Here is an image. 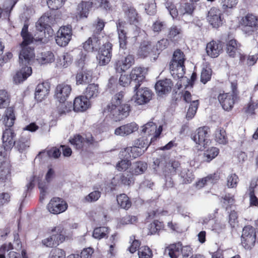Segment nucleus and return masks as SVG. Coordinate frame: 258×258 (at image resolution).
Here are the masks:
<instances>
[{
  "label": "nucleus",
  "instance_id": "f3484780",
  "mask_svg": "<svg viewBox=\"0 0 258 258\" xmlns=\"http://www.w3.org/2000/svg\"><path fill=\"white\" fill-rule=\"evenodd\" d=\"M146 70L142 67H135L131 72L130 76L133 84H134L137 89L138 87H140L141 83L145 78Z\"/></svg>",
  "mask_w": 258,
  "mask_h": 258
},
{
  "label": "nucleus",
  "instance_id": "f03ea898",
  "mask_svg": "<svg viewBox=\"0 0 258 258\" xmlns=\"http://www.w3.org/2000/svg\"><path fill=\"white\" fill-rule=\"evenodd\" d=\"M123 97L122 91L115 94L112 98L111 103L104 109V113L115 121L123 119L129 114L130 105L122 103Z\"/></svg>",
  "mask_w": 258,
  "mask_h": 258
},
{
  "label": "nucleus",
  "instance_id": "c03bdc74",
  "mask_svg": "<svg viewBox=\"0 0 258 258\" xmlns=\"http://www.w3.org/2000/svg\"><path fill=\"white\" fill-rule=\"evenodd\" d=\"M116 200L118 204L122 209L127 210L132 205L131 202L125 194H121L118 196Z\"/></svg>",
  "mask_w": 258,
  "mask_h": 258
},
{
  "label": "nucleus",
  "instance_id": "c9c22d12",
  "mask_svg": "<svg viewBox=\"0 0 258 258\" xmlns=\"http://www.w3.org/2000/svg\"><path fill=\"white\" fill-rule=\"evenodd\" d=\"M15 148L20 153L25 151L30 146V139L28 137L22 136L15 144Z\"/></svg>",
  "mask_w": 258,
  "mask_h": 258
},
{
  "label": "nucleus",
  "instance_id": "0e129e2a",
  "mask_svg": "<svg viewBox=\"0 0 258 258\" xmlns=\"http://www.w3.org/2000/svg\"><path fill=\"white\" fill-rule=\"evenodd\" d=\"M181 30L176 26H172L169 30L168 37L171 40L174 39L179 34H180Z\"/></svg>",
  "mask_w": 258,
  "mask_h": 258
},
{
  "label": "nucleus",
  "instance_id": "a18cd8bd",
  "mask_svg": "<svg viewBox=\"0 0 258 258\" xmlns=\"http://www.w3.org/2000/svg\"><path fill=\"white\" fill-rule=\"evenodd\" d=\"M180 176L183 179V183L185 184L190 183L194 178L192 172L187 168L182 169Z\"/></svg>",
  "mask_w": 258,
  "mask_h": 258
},
{
  "label": "nucleus",
  "instance_id": "79ce46f5",
  "mask_svg": "<svg viewBox=\"0 0 258 258\" xmlns=\"http://www.w3.org/2000/svg\"><path fill=\"white\" fill-rule=\"evenodd\" d=\"M109 229L107 227H99L94 229L93 236L95 239L100 240L108 236Z\"/></svg>",
  "mask_w": 258,
  "mask_h": 258
},
{
  "label": "nucleus",
  "instance_id": "603ef678",
  "mask_svg": "<svg viewBox=\"0 0 258 258\" xmlns=\"http://www.w3.org/2000/svg\"><path fill=\"white\" fill-rule=\"evenodd\" d=\"M66 0H47V4L48 7L52 10H57L61 8Z\"/></svg>",
  "mask_w": 258,
  "mask_h": 258
},
{
  "label": "nucleus",
  "instance_id": "dca6fc26",
  "mask_svg": "<svg viewBox=\"0 0 258 258\" xmlns=\"http://www.w3.org/2000/svg\"><path fill=\"white\" fill-rule=\"evenodd\" d=\"M134 56L132 54H127L116 62L115 69L117 72L120 73L130 69L134 64Z\"/></svg>",
  "mask_w": 258,
  "mask_h": 258
},
{
  "label": "nucleus",
  "instance_id": "4d7b16f0",
  "mask_svg": "<svg viewBox=\"0 0 258 258\" xmlns=\"http://www.w3.org/2000/svg\"><path fill=\"white\" fill-rule=\"evenodd\" d=\"M119 182L125 185H130L134 182V178L133 175L128 173L121 174L119 176Z\"/></svg>",
  "mask_w": 258,
  "mask_h": 258
},
{
  "label": "nucleus",
  "instance_id": "2eb2a0df",
  "mask_svg": "<svg viewBox=\"0 0 258 258\" xmlns=\"http://www.w3.org/2000/svg\"><path fill=\"white\" fill-rule=\"evenodd\" d=\"M99 35L98 33H94L83 44V47L86 51L88 52L98 51L101 44V37Z\"/></svg>",
  "mask_w": 258,
  "mask_h": 258
},
{
  "label": "nucleus",
  "instance_id": "4c0bfd02",
  "mask_svg": "<svg viewBox=\"0 0 258 258\" xmlns=\"http://www.w3.org/2000/svg\"><path fill=\"white\" fill-rule=\"evenodd\" d=\"M15 120V116L14 110L12 107L8 108L5 112L3 123L9 128L14 125Z\"/></svg>",
  "mask_w": 258,
  "mask_h": 258
},
{
  "label": "nucleus",
  "instance_id": "5701e85b",
  "mask_svg": "<svg viewBox=\"0 0 258 258\" xmlns=\"http://www.w3.org/2000/svg\"><path fill=\"white\" fill-rule=\"evenodd\" d=\"M173 84L170 79H166L158 81L155 86L157 93L162 95L169 93Z\"/></svg>",
  "mask_w": 258,
  "mask_h": 258
},
{
  "label": "nucleus",
  "instance_id": "b1692460",
  "mask_svg": "<svg viewBox=\"0 0 258 258\" xmlns=\"http://www.w3.org/2000/svg\"><path fill=\"white\" fill-rule=\"evenodd\" d=\"M138 130V125L135 122H131L121 125L115 130L116 136L124 137L128 136Z\"/></svg>",
  "mask_w": 258,
  "mask_h": 258
},
{
  "label": "nucleus",
  "instance_id": "4468645a",
  "mask_svg": "<svg viewBox=\"0 0 258 258\" xmlns=\"http://www.w3.org/2000/svg\"><path fill=\"white\" fill-rule=\"evenodd\" d=\"M19 53V63L21 66H28L35 57L34 49L32 46H21Z\"/></svg>",
  "mask_w": 258,
  "mask_h": 258
},
{
  "label": "nucleus",
  "instance_id": "20e7f679",
  "mask_svg": "<svg viewBox=\"0 0 258 258\" xmlns=\"http://www.w3.org/2000/svg\"><path fill=\"white\" fill-rule=\"evenodd\" d=\"M153 163L159 169H161L165 176L175 174L176 170L180 166V163L177 161L166 163L164 156H160L159 158H157L154 160Z\"/></svg>",
  "mask_w": 258,
  "mask_h": 258
},
{
  "label": "nucleus",
  "instance_id": "6e6d98bb",
  "mask_svg": "<svg viewBox=\"0 0 258 258\" xmlns=\"http://www.w3.org/2000/svg\"><path fill=\"white\" fill-rule=\"evenodd\" d=\"M219 154V149L216 147H212L208 150L205 153V156L206 158V161L210 162L213 159L215 158Z\"/></svg>",
  "mask_w": 258,
  "mask_h": 258
},
{
  "label": "nucleus",
  "instance_id": "3c124183",
  "mask_svg": "<svg viewBox=\"0 0 258 258\" xmlns=\"http://www.w3.org/2000/svg\"><path fill=\"white\" fill-rule=\"evenodd\" d=\"M258 108V100L255 102L253 101L252 100L245 106L243 109L244 112L248 114H254V110L256 108Z\"/></svg>",
  "mask_w": 258,
  "mask_h": 258
},
{
  "label": "nucleus",
  "instance_id": "72a5a7b5",
  "mask_svg": "<svg viewBox=\"0 0 258 258\" xmlns=\"http://www.w3.org/2000/svg\"><path fill=\"white\" fill-rule=\"evenodd\" d=\"M125 17L131 25H137L139 21V16L136 9L133 7H130L125 10Z\"/></svg>",
  "mask_w": 258,
  "mask_h": 258
},
{
  "label": "nucleus",
  "instance_id": "39448f33",
  "mask_svg": "<svg viewBox=\"0 0 258 258\" xmlns=\"http://www.w3.org/2000/svg\"><path fill=\"white\" fill-rule=\"evenodd\" d=\"M72 88L71 85L66 83L58 84L55 89V97L59 101L62 109L58 111L60 114L65 113L63 103L68 99L72 92Z\"/></svg>",
  "mask_w": 258,
  "mask_h": 258
},
{
  "label": "nucleus",
  "instance_id": "49530a36",
  "mask_svg": "<svg viewBox=\"0 0 258 258\" xmlns=\"http://www.w3.org/2000/svg\"><path fill=\"white\" fill-rule=\"evenodd\" d=\"M198 106V100H194L191 102L186 115V118L188 120L191 119L194 117L197 112Z\"/></svg>",
  "mask_w": 258,
  "mask_h": 258
},
{
  "label": "nucleus",
  "instance_id": "f257e3e1",
  "mask_svg": "<svg viewBox=\"0 0 258 258\" xmlns=\"http://www.w3.org/2000/svg\"><path fill=\"white\" fill-rule=\"evenodd\" d=\"M49 17L43 16L40 17L36 23L37 32L34 36L28 31V25L25 24L21 32L23 38L21 46H31L34 41L45 43L46 41L45 29L47 26H49Z\"/></svg>",
  "mask_w": 258,
  "mask_h": 258
},
{
  "label": "nucleus",
  "instance_id": "7c9ffc66",
  "mask_svg": "<svg viewBox=\"0 0 258 258\" xmlns=\"http://www.w3.org/2000/svg\"><path fill=\"white\" fill-rule=\"evenodd\" d=\"M153 52V46L150 41L142 42L138 50V55L145 58Z\"/></svg>",
  "mask_w": 258,
  "mask_h": 258
},
{
  "label": "nucleus",
  "instance_id": "8fccbe9b",
  "mask_svg": "<svg viewBox=\"0 0 258 258\" xmlns=\"http://www.w3.org/2000/svg\"><path fill=\"white\" fill-rule=\"evenodd\" d=\"M138 255L139 258H152L153 253L148 246H144L139 249Z\"/></svg>",
  "mask_w": 258,
  "mask_h": 258
},
{
  "label": "nucleus",
  "instance_id": "ddd939ff",
  "mask_svg": "<svg viewBox=\"0 0 258 258\" xmlns=\"http://www.w3.org/2000/svg\"><path fill=\"white\" fill-rule=\"evenodd\" d=\"M68 208L67 202L63 199L54 197L51 199L47 205L48 211L53 214H58L64 212Z\"/></svg>",
  "mask_w": 258,
  "mask_h": 258
},
{
  "label": "nucleus",
  "instance_id": "9b49d317",
  "mask_svg": "<svg viewBox=\"0 0 258 258\" xmlns=\"http://www.w3.org/2000/svg\"><path fill=\"white\" fill-rule=\"evenodd\" d=\"M134 91L136 92L134 95L135 102L138 105H144L148 103L152 98L153 93L148 88H140L137 89L134 87Z\"/></svg>",
  "mask_w": 258,
  "mask_h": 258
},
{
  "label": "nucleus",
  "instance_id": "774afa93",
  "mask_svg": "<svg viewBox=\"0 0 258 258\" xmlns=\"http://www.w3.org/2000/svg\"><path fill=\"white\" fill-rule=\"evenodd\" d=\"M166 26V24L163 21L156 20L152 25V30L154 32H159L161 31Z\"/></svg>",
  "mask_w": 258,
  "mask_h": 258
},
{
  "label": "nucleus",
  "instance_id": "9d476101",
  "mask_svg": "<svg viewBox=\"0 0 258 258\" xmlns=\"http://www.w3.org/2000/svg\"><path fill=\"white\" fill-rule=\"evenodd\" d=\"M256 239L255 229L250 226L243 228L241 235V244L245 249H250L254 245Z\"/></svg>",
  "mask_w": 258,
  "mask_h": 258
},
{
  "label": "nucleus",
  "instance_id": "338daca9",
  "mask_svg": "<svg viewBox=\"0 0 258 258\" xmlns=\"http://www.w3.org/2000/svg\"><path fill=\"white\" fill-rule=\"evenodd\" d=\"M65 256V252L62 249L54 248L51 251L49 258H64Z\"/></svg>",
  "mask_w": 258,
  "mask_h": 258
},
{
  "label": "nucleus",
  "instance_id": "393cba45",
  "mask_svg": "<svg viewBox=\"0 0 258 258\" xmlns=\"http://www.w3.org/2000/svg\"><path fill=\"white\" fill-rule=\"evenodd\" d=\"M125 22L118 21L116 23V27L118 35V39L120 48L124 49L126 48L127 45V36L126 33L125 31L124 28Z\"/></svg>",
  "mask_w": 258,
  "mask_h": 258
},
{
  "label": "nucleus",
  "instance_id": "a211bd4d",
  "mask_svg": "<svg viewBox=\"0 0 258 258\" xmlns=\"http://www.w3.org/2000/svg\"><path fill=\"white\" fill-rule=\"evenodd\" d=\"M223 50V44L220 41L212 40L207 44V54L212 58L218 57Z\"/></svg>",
  "mask_w": 258,
  "mask_h": 258
},
{
  "label": "nucleus",
  "instance_id": "6ab92c4d",
  "mask_svg": "<svg viewBox=\"0 0 258 258\" xmlns=\"http://www.w3.org/2000/svg\"><path fill=\"white\" fill-rule=\"evenodd\" d=\"M142 132L147 134L148 135H153V137L151 138L150 143L154 140L158 138L162 131V126L160 125L157 128V126L153 122H149L142 126Z\"/></svg>",
  "mask_w": 258,
  "mask_h": 258
},
{
  "label": "nucleus",
  "instance_id": "cd10ccee",
  "mask_svg": "<svg viewBox=\"0 0 258 258\" xmlns=\"http://www.w3.org/2000/svg\"><path fill=\"white\" fill-rule=\"evenodd\" d=\"M194 8L192 4L188 3H184L181 5L180 8L179 9L180 14L182 15V19L186 23L188 22L186 21V17H188L187 20L191 21L192 20V14L194 12Z\"/></svg>",
  "mask_w": 258,
  "mask_h": 258
},
{
  "label": "nucleus",
  "instance_id": "7ed1b4c3",
  "mask_svg": "<svg viewBox=\"0 0 258 258\" xmlns=\"http://www.w3.org/2000/svg\"><path fill=\"white\" fill-rule=\"evenodd\" d=\"M184 60V55L183 52L180 50L175 51L173 59L170 64V69L172 75L174 77L176 76L178 79H180L177 83L178 89L182 87V84L184 83H186V84H183L185 88H186L189 84L191 86H192L191 81L187 78L183 76L185 73Z\"/></svg>",
  "mask_w": 258,
  "mask_h": 258
},
{
  "label": "nucleus",
  "instance_id": "e2e57ef3",
  "mask_svg": "<svg viewBox=\"0 0 258 258\" xmlns=\"http://www.w3.org/2000/svg\"><path fill=\"white\" fill-rule=\"evenodd\" d=\"M145 10L148 15H154L156 12V6L154 0H151V2L146 4Z\"/></svg>",
  "mask_w": 258,
  "mask_h": 258
},
{
  "label": "nucleus",
  "instance_id": "de8ad7c7",
  "mask_svg": "<svg viewBox=\"0 0 258 258\" xmlns=\"http://www.w3.org/2000/svg\"><path fill=\"white\" fill-rule=\"evenodd\" d=\"M49 182L46 180L41 181L38 183V187L40 190V200L43 201L45 196L48 194V189Z\"/></svg>",
  "mask_w": 258,
  "mask_h": 258
},
{
  "label": "nucleus",
  "instance_id": "864d4df0",
  "mask_svg": "<svg viewBox=\"0 0 258 258\" xmlns=\"http://www.w3.org/2000/svg\"><path fill=\"white\" fill-rule=\"evenodd\" d=\"M60 65L63 68H67L72 62L73 58L71 55L68 53L66 52L63 54L61 57H60Z\"/></svg>",
  "mask_w": 258,
  "mask_h": 258
},
{
  "label": "nucleus",
  "instance_id": "412c9836",
  "mask_svg": "<svg viewBox=\"0 0 258 258\" xmlns=\"http://www.w3.org/2000/svg\"><path fill=\"white\" fill-rule=\"evenodd\" d=\"M93 3L91 2H82L78 5L77 12L74 19L77 21L82 18H86L88 17L90 9L92 7Z\"/></svg>",
  "mask_w": 258,
  "mask_h": 258
},
{
  "label": "nucleus",
  "instance_id": "2f4dec72",
  "mask_svg": "<svg viewBox=\"0 0 258 258\" xmlns=\"http://www.w3.org/2000/svg\"><path fill=\"white\" fill-rule=\"evenodd\" d=\"M240 44L237 43L236 40L231 39L227 43L226 52L229 56L234 57L240 53Z\"/></svg>",
  "mask_w": 258,
  "mask_h": 258
},
{
  "label": "nucleus",
  "instance_id": "052dcab7",
  "mask_svg": "<svg viewBox=\"0 0 258 258\" xmlns=\"http://www.w3.org/2000/svg\"><path fill=\"white\" fill-rule=\"evenodd\" d=\"M212 74V70L210 68L204 69L202 72L201 75V81L204 83L206 84L208 81H209L211 77Z\"/></svg>",
  "mask_w": 258,
  "mask_h": 258
},
{
  "label": "nucleus",
  "instance_id": "473e14b6",
  "mask_svg": "<svg viewBox=\"0 0 258 258\" xmlns=\"http://www.w3.org/2000/svg\"><path fill=\"white\" fill-rule=\"evenodd\" d=\"M92 80V72L90 71H82L78 73L76 76L77 85L87 84Z\"/></svg>",
  "mask_w": 258,
  "mask_h": 258
},
{
  "label": "nucleus",
  "instance_id": "aec40b11",
  "mask_svg": "<svg viewBox=\"0 0 258 258\" xmlns=\"http://www.w3.org/2000/svg\"><path fill=\"white\" fill-rule=\"evenodd\" d=\"M16 134L10 128L6 129L3 134V146L6 150H11L15 145L16 141L14 139Z\"/></svg>",
  "mask_w": 258,
  "mask_h": 258
},
{
  "label": "nucleus",
  "instance_id": "c756f323",
  "mask_svg": "<svg viewBox=\"0 0 258 258\" xmlns=\"http://www.w3.org/2000/svg\"><path fill=\"white\" fill-rule=\"evenodd\" d=\"M0 170V181L6 184L11 180V165L9 163H4L1 165Z\"/></svg>",
  "mask_w": 258,
  "mask_h": 258
},
{
  "label": "nucleus",
  "instance_id": "58836bf2",
  "mask_svg": "<svg viewBox=\"0 0 258 258\" xmlns=\"http://www.w3.org/2000/svg\"><path fill=\"white\" fill-rule=\"evenodd\" d=\"M145 151V149H141L135 145L134 147L126 148L123 152L128 153L127 156L125 155L127 159L128 158H136L138 156L142 155Z\"/></svg>",
  "mask_w": 258,
  "mask_h": 258
},
{
  "label": "nucleus",
  "instance_id": "6e6552de",
  "mask_svg": "<svg viewBox=\"0 0 258 258\" xmlns=\"http://www.w3.org/2000/svg\"><path fill=\"white\" fill-rule=\"evenodd\" d=\"M243 32L247 35L258 31V18L252 14H247L241 20Z\"/></svg>",
  "mask_w": 258,
  "mask_h": 258
},
{
  "label": "nucleus",
  "instance_id": "13d9d810",
  "mask_svg": "<svg viewBox=\"0 0 258 258\" xmlns=\"http://www.w3.org/2000/svg\"><path fill=\"white\" fill-rule=\"evenodd\" d=\"M99 49V53L104 54L105 56H112V44L111 43L107 42L105 43Z\"/></svg>",
  "mask_w": 258,
  "mask_h": 258
},
{
  "label": "nucleus",
  "instance_id": "423d86ee",
  "mask_svg": "<svg viewBox=\"0 0 258 258\" xmlns=\"http://www.w3.org/2000/svg\"><path fill=\"white\" fill-rule=\"evenodd\" d=\"M231 88V93L220 94L218 97V100L223 108L226 111H229L233 108L235 100L237 98L238 95L237 85L232 83Z\"/></svg>",
  "mask_w": 258,
  "mask_h": 258
},
{
  "label": "nucleus",
  "instance_id": "f704fd0d",
  "mask_svg": "<svg viewBox=\"0 0 258 258\" xmlns=\"http://www.w3.org/2000/svg\"><path fill=\"white\" fill-rule=\"evenodd\" d=\"M181 245V242L171 244L166 247L165 250L168 252L171 258H178L180 255Z\"/></svg>",
  "mask_w": 258,
  "mask_h": 258
},
{
  "label": "nucleus",
  "instance_id": "680f3d73",
  "mask_svg": "<svg viewBox=\"0 0 258 258\" xmlns=\"http://www.w3.org/2000/svg\"><path fill=\"white\" fill-rule=\"evenodd\" d=\"M101 196V192L98 190H95L85 197V200L87 202H94L97 201Z\"/></svg>",
  "mask_w": 258,
  "mask_h": 258
},
{
  "label": "nucleus",
  "instance_id": "f8f14e48",
  "mask_svg": "<svg viewBox=\"0 0 258 258\" xmlns=\"http://www.w3.org/2000/svg\"><path fill=\"white\" fill-rule=\"evenodd\" d=\"M72 26L70 25L61 27L55 37L56 43L60 46H66L71 39Z\"/></svg>",
  "mask_w": 258,
  "mask_h": 258
},
{
  "label": "nucleus",
  "instance_id": "69168bd1",
  "mask_svg": "<svg viewBox=\"0 0 258 258\" xmlns=\"http://www.w3.org/2000/svg\"><path fill=\"white\" fill-rule=\"evenodd\" d=\"M238 181V177L235 174H232L227 177V186L229 188H233L236 186Z\"/></svg>",
  "mask_w": 258,
  "mask_h": 258
},
{
  "label": "nucleus",
  "instance_id": "0eeeda50",
  "mask_svg": "<svg viewBox=\"0 0 258 258\" xmlns=\"http://www.w3.org/2000/svg\"><path fill=\"white\" fill-rule=\"evenodd\" d=\"M199 150H204L210 143V128L208 126L198 128L192 137Z\"/></svg>",
  "mask_w": 258,
  "mask_h": 258
},
{
  "label": "nucleus",
  "instance_id": "c85d7f7f",
  "mask_svg": "<svg viewBox=\"0 0 258 258\" xmlns=\"http://www.w3.org/2000/svg\"><path fill=\"white\" fill-rule=\"evenodd\" d=\"M32 74V69L30 67L22 66L21 69L18 72L14 77V82L18 84L20 83L29 77Z\"/></svg>",
  "mask_w": 258,
  "mask_h": 258
},
{
  "label": "nucleus",
  "instance_id": "bb28decb",
  "mask_svg": "<svg viewBox=\"0 0 258 258\" xmlns=\"http://www.w3.org/2000/svg\"><path fill=\"white\" fill-rule=\"evenodd\" d=\"M50 86L47 83L38 84L35 89V98L38 101H41L49 94Z\"/></svg>",
  "mask_w": 258,
  "mask_h": 258
},
{
  "label": "nucleus",
  "instance_id": "37998d69",
  "mask_svg": "<svg viewBox=\"0 0 258 258\" xmlns=\"http://www.w3.org/2000/svg\"><path fill=\"white\" fill-rule=\"evenodd\" d=\"M37 60L41 64L50 63L54 60V55L50 51L44 52L41 53L40 56H37Z\"/></svg>",
  "mask_w": 258,
  "mask_h": 258
},
{
  "label": "nucleus",
  "instance_id": "09e8293b",
  "mask_svg": "<svg viewBox=\"0 0 258 258\" xmlns=\"http://www.w3.org/2000/svg\"><path fill=\"white\" fill-rule=\"evenodd\" d=\"M10 103V97L7 92L0 90V108L7 107Z\"/></svg>",
  "mask_w": 258,
  "mask_h": 258
},
{
  "label": "nucleus",
  "instance_id": "a19ab883",
  "mask_svg": "<svg viewBox=\"0 0 258 258\" xmlns=\"http://www.w3.org/2000/svg\"><path fill=\"white\" fill-rule=\"evenodd\" d=\"M215 140L220 144L225 145L228 142L225 131L221 127L217 128L215 133Z\"/></svg>",
  "mask_w": 258,
  "mask_h": 258
},
{
  "label": "nucleus",
  "instance_id": "5fc2aeb1",
  "mask_svg": "<svg viewBox=\"0 0 258 258\" xmlns=\"http://www.w3.org/2000/svg\"><path fill=\"white\" fill-rule=\"evenodd\" d=\"M84 138L80 135H77L70 140L72 145L74 146L76 149H81L84 145Z\"/></svg>",
  "mask_w": 258,
  "mask_h": 258
},
{
  "label": "nucleus",
  "instance_id": "4be33fe9",
  "mask_svg": "<svg viewBox=\"0 0 258 258\" xmlns=\"http://www.w3.org/2000/svg\"><path fill=\"white\" fill-rule=\"evenodd\" d=\"M221 11L215 7L212 8L208 12L207 20L213 27H218L222 25Z\"/></svg>",
  "mask_w": 258,
  "mask_h": 258
},
{
  "label": "nucleus",
  "instance_id": "bf43d9fd",
  "mask_svg": "<svg viewBox=\"0 0 258 258\" xmlns=\"http://www.w3.org/2000/svg\"><path fill=\"white\" fill-rule=\"evenodd\" d=\"M150 143H148V141L147 140L146 138L143 137L137 139L135 141V145L137 147L141 149H145V151H146Z\"/></svg>",
  "mask_w": 258,
  "mask_h": 258
},
{
  "label": "nucleus",
  "instance_id": "e433bc0d",
  "mask_svg": "<svg viewBox=\"0 0 258 258\" xmlns=\"http://www.w3.org/2000/svg\"><path fill=\"white\" fill-rule=\"evenodd\" d=\"M131 166L130 172L132 175L142 174L147 168V164L141 161L134 163Z\"/></svg>",
  "mask_w": 258,
  "mask_h": 258
},
{
  "label": "nucleus",
  "instance_id": "a878e982",
  "mask_svg": "<svg viewBox=\"0 0 258 258\" xmlns=\"http://www.w3.org/2000/svg\"><path fill=\"white\" fill-rule=\"evenodd\" d=\"M90 102L85 96L77 97L74 101V110L76 112L84 111L90 107Z\"/></svg>",
  "mask_w": 258,
  "mask_h": 258
},
{
  "label": "nucleus",
  "instance_id": "1a4fd4ad",
  "mask_svg": "<svg viewBox=\"0 0 258 258\" xmlns=\"http://www.w3.org/2000/svg\"><path fill=\"white\" fill-rule=\"evenodd\" d=\"M62 231L63 228L61 226L55 227L51 230L52 235L43 240L42 243L44 245L50 247L58 245L60 243H62L65 239L64 235L62 234Z\"/></svg>",
  "mask_w": 258,
  "mask_h": 258
},
{
  "label": "nucleus",
  "instance_id": "ea45409f",
  "mask_svg": "<svg viewBox=\"0 0 258 258\" xmlns=\"http://www.w3.org/2000/svg\"><path fill=\"white\" fill-rule=\"evenodd\" d=\"M99 94V87L97 84H90L86 88L85 92V97L88 99L96 97Z\"/></svg>",
  "mask_w": 258,
  "mask_h": 258
}]
</instances>
